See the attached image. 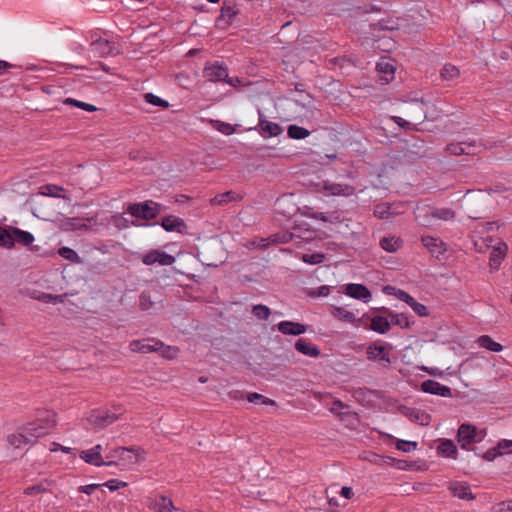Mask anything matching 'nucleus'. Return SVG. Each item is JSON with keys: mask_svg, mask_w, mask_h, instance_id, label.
I'll return each mask as SVG.
<instances>
[{"mask_svg": "<svg viewBox=\"0 0 512 512\" xmlns=\"http://www.w3.org/2000/svg\"><path fill=\"white\" fill-rule=\"evenodd\" d=\"M56 425V414L52 411L43 412L36 420L23 425V432L26 434L31 445L39 438L49 434Z\"/></svg>", "mask_w": 512, "mask_h": 512, "instance_id": "obj_1", "label": "nucleus"}, {"mask_svg": "<svg viewBox=\"0 0 512 512\" xmlns=\"http://www.w3.org/2000/svg\"><path fill=\"white\" fill-rule=\"evenodd\" d=\"M414 217L420 225L431 227L435 221H453L456 217V212L451 208L417 205L414 210Z\"/></svg>", "mask_w": 512, "mask_h": 512, "instance_id": "obj_2", "label": "nucleus"}, {"mask_svg": "<svg viewBox=\"0 0 512 512\" xmlns=\"http://www.w3.org/2000/svg\"><path fill=\"white\" fill-rule=\"evenodd\" d=\"M99 224L97 218L92 217H66L59 221L58 227L63 232L97 231Z\"/></svg>", "mask_w": 512, "mask_h": 512, "instance_id": "obj_3", "label": "nucleus"}, {"mask_svg": "<svg viewBox=\"0 0 512 512\" xmlns=\"http://www.w3.org/2000/svg\"><path fill=\"white\" fill-rule=\"evenodd\" d=\"M127 212L137 218L152 220L162 212V205L152 200L142 203H132L129 204Z\"/></svg>", "mask_w": 512, "mask_h": 512, "instance_id": "obj_4", "label": "nucleus"}, {"mask_svg": "<svg viewBox=\"0 0 512 512\" xmlns=\"http://www.w3.org/2000/svg\"><path fill=\"white\" fill-rule=\"evenodd\" d=\"M390 349V345H383L380 341L373 342L366 349L367 359L377 362L383 368H388L391 365Z\"/></svg>", "mask_w": 512, "mask_h": 512, "instance_id": "obj_5", "label": "nucleus"}, {"mask_svg": "<svg viewBox=\"0 0 512 512\" xmlns=\"http://www.w3.org/2000/svg\"><path fill=\"white\" fill-rule=\"evenodd\" d=\"M319 191L323 192L327 196H338V197H351L355 195L356 189L354 186L345 183H336L330 180H323L318 184Z\"/></svg>", "mask_w": 512, "mask_h": 512, "instance_id": "obj_6", "label": "nucleus"}, {"mask_svg": "<svg viewBox=\"0 0 512 512\" xmlns=\"http://www.w3.org/2000/svg\"><path fill=\"white\" fill-rule=\"evenodd\" d=\"M484 437L474 425L463 423L459 426L457 432V441L462 449H468L475 442H480Z\"/></svg>", "mask_w": 512, "mask_h": 512, "instance_id": "obj_7", "label": "nucleus"}, {"mask_svg": "<svg viewBox=\"0 0 512 512\" xmlns=\"http://www.w3.org/2000/svg\"><path fill=\"white\" fill-rule=\"evenodd\" d=\"M118 418L119 414L100 408L92 410L86 420L93 428L101 429L114 423Z\"/></svg>", "mask_w": 512, "mask_h": 512, "instance_id": "obj_8", "label": "nucleus"}, {"mask_svg": "<svg viewBox=\"0 0 512 512\" xmlns=\"http://www.w3.org/2000/svg\"><path fill=\"white\" fill-rule=\"evenodd\" d=\"M143 264L151 266L158 264L160 266H170L175 262V257L159 249H152L145 253L141 258Z\"/></svg>", "mask_w": 512, "mask_h": 512, "instance_id": "obj_9", "label": "nucleus"}, {"mask_svg": "<svg viewBox=\"0 0 512 512\" xmlns=\"http://www.w3.org/2000/svg\"><path fill=\"white\" fill-rule=\"evenodd\" d=\"M203 76L205 79L211 82L218 81H226L232 84L231 80H227L228 78V69L223 64L218 62L207 63L203 70Z\"/></svg>", "mask_w": 512, "mask_h": 512, "instance_id": "obj_10", "label": "nucleus"}, {"mask_svg": "<svg viewBox=\"0 0 512 512\" xmlns=\"http://www.w3.org/2000/svg\"><path fill=\"white\" fill-rule=\"evenodd\" d=\"M115 453L118 454V462L116 466H130L138 463L143 459L140 450L134 448L116 447Z\"/></svg>", "mask_w": 512, "mask_h": 512, "instance_id": "obj_11", "label": "nucleus"}, {"mask_svg": "<svg viewBox=\"0 0 512 512\" xmlns=\"http://www.w3.org/2000/svg\"><path fill=\"white\" fill-rule=\"evenodd\" d=\"M146 503L150 509L156 512H182L173 505L170 498L163 495L148 497Z\"/></svg>", "mask_w": 512, "mask_h": 512, "instance_id": "obj_12", "label": "nucleus"}, {"mask_svg": "<svg viewBox=\"0 0 512 512\" xmlns=\"http://www.w3.org/2000/svg\"><path fill=\"white\" fill-rule=\"evenodd\" d=\"M163 347V342L155 339L145 340H133L129 344V348L134 353H151L159 351Z\"/></svg>", "mask_w": 512, "mask_h": 512, "instance_id": "obj_13", "label": "nucleus"}, {"mask_svg": "<svg viewBox=\"0 0 512 512\" xmlns=\"http://www.w3.org/2000/svg\"><path fill=\"white\" fill-rule=\"evenodd\" d=\"M421 390L425 393L438 395L441 397H452V390L450 387L443 385L435 380H425L421 383Z\"/></svg>", "mask_w": 512, "mask_h": 512, "instance_id": "obj_14", "label": "nucleus"}, {"mask_svg": "<svg viewBox=\"0 0 512 512\" xmlns=\"http://www.w3.org/2000/svg\"><path fill=\"white\" fill-rule=\"evenodd\" d=\"M80 458L87 464L101 467V466H116L118 462L114 460H104L101 454L95 452L92 448L82 450L79 454Z\"/></svg>", "mask_w": 512, "mask_h": 512, "instance_id": "obj_15", "label": "nucleus"}, {"mask_svg": "<svg viewBox=\"0 0 512 512\" xmlns=\"http://www.w3.org/2000/svg\"><path fill=\"white\" fill-rule=\"evenodd\" d=\"M479 146L475 141H461L447 145L446 150L452 155H474L477 153Z\"/></svg>", "mask_w": 512, "mask_h": 512, "instance_id": "obj_16", "label": "nucleus"}, {"mask_svg": "<svg viewBox=\"0 0 512 512\" xmlns=\"http://www.w3.org/2000/svg\"><path fill=\"white\" fill-rule=\"evenodd\" d=\"M344 293L354 299L368 302L372 294L370 290L363 284L349 283L345 286Z\"/></svg>", "mask_w": 512, "mask_h": 512, "instance_id": "obj_17", "label": "nucleus"}, {"mask_svg": "<svg viewBox=\"0 0 512 512\" xmlns=\"http://www.w3.org/2000/svg\"><path fill=\"white\" fill-rule=\"evenodd\" d=\"M402 415H404L406 418H408L410 421L421 424V425H428L430 416L425 413L424 411L414 408V407H406L401 406L399 408Z\"/></svg>", "mask_w": 512, "mask_h": 512, "instance_id": "obj_18", "label": "nucleus"}, {"mask_svg": "<svg viewBox=\"0 0 512 512\" xmlns=\"http://www.w3.org/2000/svg\"><path fill=\"white\" fill-rule=\"evenodd\" d=\"M259 132L262 137L264 138H270V137H276L282 133V127L276 123L271 122L263 118L262 113H259Z\"/></svg>", "mask_w": 512, "mask_h": 512, "instance_id": "obj_19", "label": "nucleus"}, {"mask_svg": "<svg viewBox=\"0 0 512 512\" xmlns=\"http://www.w3.org/2000/svg\"><path fill=\"white\" fill-rule=\"evenodd\" d=\"M421 242L432 255H442L447 251L446 244L438 237L423 236Z\"/></svg>", "mask_w": 512, "mask_h": 512, "instance_id": "obj_20", "label": "nucleus"}, {"mask_svg": "<svg viewBox=\"0 0 512 512\" xmlns=\"http://www.w3.org/2000/svg\"><path fill=\"white\" fill-rule=\"evenodd\" d=\"M29 439L30 438H27L26 434L23 432V427L21 426L15 433L9 434L6 441L8 448L22 450L31 445Z\"/></svg>", "mask_w": 512, "mask_h": 512, "instance_id": "obj_21", "label": "nucleus"}, {"mask_svg": "<svg viewBox=\"0 0 512 512\" xmlns=\"http://www.w3.org/2000/svg\"><path fill=\"white\" fill-rule=\"evenodd\" d=\"M91 51L95 56L106 57L115 54V46L106 39H97L91 43Z\"/></svg>", "mask_w": 512, "mask_h": 512, "instance_id": "obj_22", "label": "nucleus"}, {"mask_svg": "<svg viewBox=\"0 0 512 512\" xmlns=\"http://www.w3.org/2000/svg\"><path fill=\"white\" fill-rule=\"evenodd\" d=\"M330 313L334 318L342 322L354 324L355 326H360L361 324V320L357 319L356 315L352 311H349L344 307L332 306Z\"/></svg>", "mask_w": 512, "mask_h": 512, "instance_id": "obj_23", "label": "nucleus"}, {"mask_svg": "<svg viewBox=\"0 0 512 512\" xmlns=\"http://www.w3.org/2000/svg\"><path fill=\"white\" fill-rule=\"evenodd\" d=\"M277 329L284 335L293 336L304 334L307 330L305 325L293 321H281L277 324Z\"/></svg>", "mask_w": 512, "mask_h": 512, "instance_id": "obj_24", "label": "nucleus"}, {"mask_svg": "<svg viewBox=\"0 0 512 512\" xmlns=\"http://www.w3.org/2000/svg\"><path fill=\"white\" fill-rule=\"evenodd\" d=\"M369 329L379 333L386 334L391 330V323L388 317L380 316V315H372L370 318Z\"/></svg>", "mask_w": 512, "mask_h": 512, "instance_id": "obj_25", "label": "nucleus"}, {"mask_svg": "<svg viewBox=\"0 0 512 512\" xmlns=\"http://www.w3.org/2000/svg\"><path fill=\"white\" fill-rule=\"evenodd\" d=\"M507 251L508 246L504 242H500L497 246L493 247L489 258V265L492 269H498L501 261L506 256Z\"/></svg>", "mask_w": 512, "mask_h": 512, "instance_id": "obj_26", "label": "nucleus"}, {"mask_svg": "<svg viewBox=\"0 0 512 512\" xmlns=\"http://www.w3.org/2000/svg\"><path fill=\"white\" fill-rule=\"evenodd\" d=\"M376 69L380 74L381 81L384 83H389L391 80H393L395 74V66L391 61L382 59L377 63Z\"/></svg>", "mask_w": 512, "mask_h": 512, "instance_id": "obj_27", "label": "nucleus"}, {"mask_svg": "<svg viewBox=\"0 0 512 512\" xmlns=\"http://www.w3.org/2000/svg\"><path fill=\"white\" fill-rule=\"evenodd\" d=\"M12 238H13V247L15 244H19L22 246H29L32 244L35 240L32 233L21 230L20 228L14 227L11 232Z\"/></svg>", "mask_w": 512, "mask_h": 512, "instance_id": "obj_28", "label": "nucleus"}, {"mask_svg": "<svg viewBox=\"0 0 512 512\" xmlns=\"http://www.w3.org/2000/svg\"><path fill=\"white\" fill-rule=\"evenodd\" d=\"M161 226L168 232H182V229L186 227V224L183 219L174 215H169L162 219Z\"/></svg>", "mask_w": 512, "mask_h": 512, "instance_id": "obj_29", "label": "nucleus"}, {"mask_svg": "<svg viewBox=\"0 0 512 512\" xmlns=\"http://www.w3.org/2000/svg\"><path fill=\"white\" fill-rule=\"evenodd\" d=\"M437 452L443 457L457 459L458 450L450 439H443L437 446Z\"/></svg>", "mask_w": 512, "mask_h": 512, "instance_id": "obj_30", "label": "nucleus"}, {"mask_svg": "<svg viewBox=\"0 0 512 512\" xmlns=\"http://www.w3.org/2000/svg\"><path fill=\"white\" fill-rule=\"evenodd\" d=\"M295 348L298 352L306 356L318 357L320 355L319 348L305 339H298L295 343Z\"/></svg>", "mask_w": 512, "mask_h": 512, "instance_id": "obj_31", "label": "nucleus"}, {"mask_svg": "<svg viewBox=\"0 0 512 512\" xmlns=\"http://www.w3.org/2000/svg\"><path fill=\"white\" fill-rule=\"evenodd\" d=\"M379 245L384 251L395 253L402 247L403 240L400 237L387 236L380 239Z\"/></svg>", "mask_w": 512, "mask_h": 512, "instance_id": "obj_32", "label": "nucleus"}, {"mask_svg": "<svg viewBox=\"0 0 512 512\" xmlns=\"http://www.w3.org/2000/svg\"><path fill=\"white\" fill-rule=\"evenodd\" d=\"M380 310L385 311L388 313L389 321L392 325L399 326L401 328H409L411 323L407 315L404 313H395L392 311H389L387 308L382 307Z\"/></svg>", "mask_w": 512, "mask_h": 512, "instance_id": "obj_33", "label": "nucleus"}, {"mask_svg": "<svg viewBox=\"0 0 512 512\" xmlns=\"http://www.w3.org/2000/svg\"><path fill=\"white\" fill-rule=\"evenodd\" d=\"M62 192H64V188L62 186L55 184H45L39 187L38 194L42 196L67 199V197L63 195Z\"/></svg>", "mask_w": 512, "mask_h": 512, "instance_id": "obj_34", "label": "nucleus"}, {"mask_svg": "<svg viewBox=\"0 0 512 512\" xmlns=\"http://www.w3.org/2000/svg\"><path fill=\"white\" fill-rule=\"evenodd\" d=\"M451 492L454 496L463 500H472L474 495L471 492L470 487L465 483H454L450 487Z\"/></svg>", "mask_w": 512, "mask_h": 512, "instance_id": "obj_35", "label": "nucleus"}, {"mask_svg": "<svg viewBox=\"0 0 512 512\" xmlns=\"http://www.w3.org/2000/svg\"><path fill=\"white\" fill-rule=\"evenodd\" d=\"M242 197L233 192V191H226L224 193H220V194H217L215 195L211 200V204L212 205H224V204H227V203H230V202H233V201H238L240 200Z\"/></svg>", "mask_w": 512, "mask_h": 512, "instance_id": "obj_36", "label": "nucleus"}, {"mask_svg": "<svg viewBox=\"0 0 512 512\" xmlns=\"http://www.w3.org/2000/svg\"><path fill=\"white\" fill-rule=\"evenodd\" d=\"M476 343L480 347L492 352H501L503 350V346L500 343L494 341L489 335H482L478 337Z\"/></svg>", "mask_w": 512, "mask_h": 512, "instance_id": "obj_37", "label": "nucleus"}, {"mask_svg": "<svg viewBox=\"0 0 512 512\" xmlns=\"http://www.w3.org/2000/svg\"><path fill=\"white\" fill-rule=\"evenodd\" d=\"M13 226H0V246L11 249L13 248V238L11 235Z\"/></svg>", "mask_w": 512, "mask_h": 512, "instance_id": "obj_38", "label": "nucleus"}, {"mask_svg": "<svg viewBox=\"0 0 512 512\" xmlns=\"http://www.w3.org/2000/svg\"><path fill=\"white\" fill-rule=\"evenodd\" d=\"M288 136L292 139H305L310 135V131L298 125H290L287 130Z\"/></svg>", "mask_w": 512, "mask_h": 512, "instance_id": "obj_39", "label": "nucleus"}, {"mask_svg": "<svg viewBox=\"0 0 512 512\" xmlns=\"http://www.w3.org/2000/svg\"><path fill=\"white\" fill-rule=\"evenodd\" d=\"M441 78L447 81L454 80L460 75L459 69L452 64H446L440 72Z\"/></svg>", "mask_w": 512, "mask_h": 512, "instance_id": "obj_40", "label": "nucleus"}, {"mask_svg": "<svg viewBox=\"0 0 512 512\" xmlns=\"http://www.w3.org/2000/svg\"><path fill=\"white\" fill-rule=\"evenodd\" d=\"M393 214L388 203H380L375 206L374 215L379 219H389Z\"/></svg>", "mask_w": 512, "mask_h": 512, "instance_id": "obj_41", "label": "nucleus"}, {"mask_svg": "<svg viewBox=\"0 0 512 512\" xmlns=\"http://www.w3.org/2000/svg\"><path fill=\"white\" fill-rule=\"evenodd\" d=\"M252 313L259 320H267L271 315V310L266 305L257 304L253 306Z\"/></svg>", "mask_w": 512, "mask_h": 512, "instance_id": "obj_42", "label": "nucleus"}, {"mask_svg": "<svg viewBox=\"0 0 512 512\" xmlns=\"http://www.w3.org/2000/svg\"><path fill=\"white\" fill-rule=\"evenodd\" d=\"M63 104L65 105H73V106H76L82 110H85L87 112H94L97 110V107L92 105V104H89V103H86V102H82V101H79V100H76L74 98H66L63 100Z\"/></svg>", "mask_w": 512, "mask_h": 512, "instance_id": "obj_43", "label": "nucleus"}, {"mask_svg": "<svg viewBox=\"0 0 512 512\" xmlns=\"http://www.w3.org/2000/svg\"><path fill=\"white\" fill-rule=\"evenodd\" d=\"M406 303L412 308V310L419 316L425 317L428 316V309L425 305L416 301L412 296L408 298Z\"/></svg>", "mask_w": 512, "mask_h": 512, "instance_id": "obj_44", "label": "nucleus"}, {"mask_svg": "<svg viewBox=\"0 0 512 512\" xmlns=\"http://www.w3.org/2000/svg\"><path fill=\"white\" fill-rule=\"evenodd\" d=\"M58 254L71 262L78 263L80 261L79 256L75 250L70 247H62L59 249Z\"/></svg>", "mask_w": 512, "mask_h": 512, "instance_id": "obj_45", "label": "nucleus"}, {"mask_svg": "<svg viewBox=\"0 0 512 512\" xmlns=\"http://www.w3.org/2000/svg\"><path fill=\"white\" fill-rule=\"evenodd\" d=\"M144 98L147 103L152 104L154 106L163 107V108L169 107V103L166 100L160 98L159 96L154 95L153 93H146L144 95Z\"/></svg>", "mask_w": 512, "mask_h": 512, "instance_id": "obj_46", "label": "nucleus"}, {"mask_svg": "<svg viewBox=\"0 0 512 512\" xmlns=\"http://www.w3.org/2000/svg\"><path fill=\"white\" fill-rule=\"evenodd\" d=\"M301 259L307 264L315 265L322 263L325 256L322 253L303 254Z\"/></svg>", "mask_w": 512, "mask_h": 512, "instance_id": "obj_47", "label": "nucleus"}, {"mask_svg": "<svg viewBox=\"0 0 512 512\" xmlns=\"http://www.w3.org/2000/svg\"><path fill=\"white\" fill-rule=\"evenodd\" d=\"M247 400L250 403H257L258 401H261V404H263V405H275L274 400L266 398L263 395L256 393V392L249 393L247 395Z\"/></svg>", "mask_w": 512, "mask_h": 512, "instance_id": "obj_48", "label": "nucleus"}, {"mask_svg": "<svg viewBox=\"0 0 512 512\" xmlns=\"http://www.w3.org/2000/svg\"><path fill=\"white\" fill-rule=\"evenodd\" d=\"M111 222L119 230L127 229L130 226V222L121 214L113 215Z\"/></svg>", "mask_w": 512, "mask_h": 512, "instance_id": "obj_49", "label": "nucleus"}, {"mask_svg": "<svg viewBox=\"0 0 512 512\" xmlns=\"http://www.w3.org/2000/svg\"><path fill=\"white\" fill-rule=\"evenodd\" d=\"M237 14V11L234 6L227 5L224 3L221 9L220 19H226L227 22H230L232 18Z\"/></svg>", "mask_w": 512, "mask_h": 512, "instance_id": "obj_50", "label": "nucleus"}, {"mask_svg": "<svg viewBox=\"0 0 512 512\" xmlns=\"http://www.w3.org/2000/svg\"><path fill=\"white\" fill-rule=\"evenodd\" d=\"M161 352V355L166 359H174L177 357L179 353V349L175 346H165L163 344V347L159 350Z\"/></svg>", "mask_w": 512, "mask_h": 512, "instance_id": "obj_51", "label": "nucleus"}, {"mask_svg": "<svg viewBox=\"0 0 512 512\" xmlns=\"http://www.w3.org/2000/svg\"><path fill=\"white\" fill-rule=\"evenodd\" d=\"M386 291H388L389 294H393L397 299L403 301L406 303L408 298L411 296L406 291L401 289H396L395 287L387 286L385 288Z\"/></svg>", "mask_w": 512, "mask_h": 512, "instance_id": "obj_52", "label": "nucleus"}, {"mask_svg": "<svg viewBox=\"0 0 512 512\" xmlns=\"http://www.w3.org/2000/svg\"><path fill=\"white\" fill-rule=\"evenodd\" d=\"M128 485L127 482L121 481L118 479H110L106 481L105 483L101 484V486L107 487L110 491H116L120 488H124Z\"/></svg>", "mask_w": 512, "mask_h": 512, "instance_id": "obj_53", "label": "nucleus"}, {"mask_svg": "<svg viewBox=\"0 0 512 512\" xmlns=\"http://www.w3.org/2000/svg\"><path fill=\"white\" fill-rule=\"evenodd\" d=\"M417 445V442L414 441L399 440L396 444V448L403 452H410L412 450H415L417 448Z\"/></svg>", "mask_w": 512, "mask_h": 512, "instance_id": "obj_54", "label": "nucleus"}, {"mask_svg": "<svg viewBox=\"0 0 512 512\" xmlns=\"http://www.w3.org/2000/svg\"><path fill=\"white\" fill-rule=\"evenodd\" d=\"M391 120L397 124L399 127L407 130H416V125L403 119L400 116H392Z\"/></svg>", "mask_w": 512, "mask_h": 512, "instance_id": "obj_55", "label": "nucleus"}, {"mask_svg": "<svg viewBox=\"0 0 512 512\" xmlns=\"http://www.w3.org/2000/svg\"><path fill=\"white\" fill-rule=\"evenodd\" d=\"M493 512H512V500L497 503L492 508Z\"/></svg>", "mask_w": 512, "mask_h": 512, "instance_id": "obj_56", "label": "nucleus"}, {"mask_svg": "<svg viewBox=\"0 0 512 512\" xmlns=\"http://www.w3.org/2000/svg\"><path fill=\"white\" fill-rule=\"evenodd\" d=\"M139 304H140V308L142 310L150 309L153 306V301L151 300V296L148 293L143 292L139 297Z\"/></svg>", "mask_w": 512, "mask_h": 512, "instance_id": "obj_57", "label": "nucleus"}, {"mask_svg": "<svg viewBox=\"0 0 512 512\" xmlns=\"http://www.w3.org/2000/svg\"><path fill=\"white\" fill-rule=\"evenodd\" d=\"M292 239L291 233H277L272 235V243H287Z\"/></svg>", "mask_w": 512, "mask_h": 512, "instance_id": "obj_58", "label": "nucleus"}, {"mask_svg": "<svg viewBox=\"0 0 512 512\" xmlns=\"http://www.w3.org/2000/svg\"><path fill=\"white\" fill-rule=\"evenodd\" d=\"M45 491H46V488L42 484H36V485L30 486V487H27L24 490V493L26 495H36V494H39V493H42Z\"/></svg>", "mask_w": 512, "mask_h": 512, "instance_id": "obj_59", "label": "nucleus"}, {"mask_svg": "<svg viewBox=\"0 0 512 512\" xmlns=\"http://www.w3.org/2000/svg\"><path fill=\"white\" fill-rule=\"evenodd\" d=\"M330 293V288L329 286H320L317 290H313L311 292H309V296L311 297H324V296H328Z\"/></svg>", "mask_w": 512, "mask_h": 512, "instance_id": "obj_60", "label": "nucleus"}, {"mask_svg": "<svg viewBox=\"0 0 512 512\" xmlns=\"http://www.w3.org/2000/svg\"><path fill=\"white\" fill-rule=\"evenodd\" d=\"M217 124H218L217 129L221 133H223L225 135H230V134L234 133V128L232 127L231 124L225 123V122H219V121H217Z\"/></svg>", "mask_w": 512, "mask_h": 512, "instance_id": "obj_61", "label": "nucleus"}, {"mask_svg": "<svg viewBox=\"0 0 512 512\" xmlns=\"http://www.w3.org/2000/svg\"><path fill=\"white\" fill-rule=\"evenodd\" d=\"M503 455L501 451L499 450L498 446L495 448L488 450L484 455L483 458L488 461L494 460L497 456Z\"/></svg>", "mask_w": 512, "mask_h": 512, "instance_id": "obj_62", "label": "nucleus"}, {"mask_svg": "<svg viewBox=\"0 0 512 512\" xmlns=\"http://www.w3.org/2000/svg\"><path fill=\"white\" fill-rule=\"evenodd\" d=\"M497 446L502 454L508 453L512 448V440H502Z\"/></svg>", "mask_w": 512, "mask_h": 512, "instance_id": "obj_63", "label": "nucleus"}, {"mask_svg": "<svg viewBox=\"0 0 512 512\" xmlns=\"http://www.w3.org/2000/svg\"><path fill=\"white\" fill-rule=\"evenodd\" d=\"M99 487H101V484L93 483V484H89V485L80 486L78 488V491L81 492V493H85V494L90 495L91 493H93V491L95 489H97Z\"/></svg>", "mask_w": 512, "mask_h": 512, "instance_id": "obj_64", "label": "nucleus"}]
</instances>
